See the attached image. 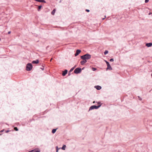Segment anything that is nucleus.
Wrapping results in <instances>:
<instances>
[{"label": "nucleus", "mask_w": 152, "mask_h": 152, "mask_svg": "<svg viewBox=\"0 0 152 152\" xmlns=\"http://www.w3.org/2000/svg\"><path fill=\"white\" fill-rule=\"evenodd\" d=\"M81 52V50L80 49H77L76 50V52L75 54V56H78L79 54Z\"/></svg>", "instance_id": "5"}, {"label": "nucleus", "mask_w": 152, "mask_h": 152, "mask_svg": "<svg viewBox=\"0 0 152 152\" xmlns=\"http://www.w3.org/2000/svg\"><path fill=\"white\" fill-rule=\"evenodd\" d=\"M76 65H75L73 67H72V68H73V69L76 67Z\"/></svg>", "instance_id": "29"}, {"label": "nucleus", "mask_w": 152, "mask_h": 152, "mask_svg": "<svg viewBox=\"0 0 152 152\" xmlns=\"http://www.w3.org/2000/svg\"><path fill=\"white\" fill-rule=\"evenodd\" d=\"M149 1V0H145V3H148V2Z\"/></svg>", "instance_id": "26"}, {"label": "nucleus", "mask_w": 152, "mask_h": 152, "mask_svg": "<svg viewBox=\"0 0 152 152\" xmlns=\"http://www.w3.org/2000/svg\"><path fill=\"white\" fill-rule=\"evenodd\" d=\"M1 40V38H0V41Z\"/></svg>", "instance_id": "42"}, {"label": "nucleus", "mask_w": 152, "mask_h": 152, "mask_svg": "<svg viewBox=\"0 0 152 152\" xmlns=\"http://www.w3.org/2000/svg\"><path fill=\"white\" fill-rule=\"evenodd\" d=\"M32 120H33V121H34L35 119H32Z\"/></svg>", "instance_id": "36"}, {"label": "nucleus", "mask_w": 152, "mask_h": 152, "mask_svg": "<svg viewBox=\"0 0 152 152\" xmlns=\"http://www.w3.org/2000/svg\"><path fill=\"white\" fill-rule=\"evenodd\" d=\"M140 100H142V99L141 98H140Z\"/></svg>", "instance_id": "38"}, {"label": "nucleus", "mask_w": 152, "mask_h": 152, "mask_svg": "<svg viewBox=\"0 0 152 152\" xmlns=\"http://www.w3.org/2000/svg\"><path fill=\"white\" fill-rule=\"evenodd\" d=\"M10 131L9 130H6L5 132L6 133H7L8 132H10Z\"/></svg>", "instance_id": "27"}, {"label": "nucleus", "mask_w": 152, "mask_h": 152, "mask_svg": "<svg viewBox=\"0 0 152 152\" xmlns=\"http://www.w3.org/2000/svg\"><path fill=\"white\" fill-rule=\"evenodd\" d=\"M66 147V145H63L61 148L63 150H65V149Z\"/></svg>", "instance_id": "17"}, {"label": "nucleus", "mask_w": 152, "mask_h": 152, "mask_svg": "<svg viewBox=\"0 0 152 152\" xmlns=\"http://www.w3.org/2000/svg\"><path fill=\"white\" fill-rule=\"evenodd\" d=\"M105 19V18H102V20H104Z\"/></svg>", "instance_id": "39"}, {"label": "nucleus", "mask_w": 152, "mask_h": 152, "mask_svg": "<svg viewBox=\"0 0 152 152\" xmlns=\"http://www.w3.org/2000/svg\"><path fill=\"white\" fill-rule=\"evenodd\" d=\"M95 88H96V89L99 90L101 89L102 88V87L99 86H95Z\"/></svg>", "instance_id": "13"}, {"label": "nucleus", "mask_w": 152, "mask_h": 152, "mask_svg": "<svg viewBox=\"0 0 152 152\" xmlns=\"http://www.w3.org/2000/svg\"><path fill=\"white\" fill-rule=\"evenodd\" d=\"M84 68H85V67H83V68H82V69H81L82 70H83V69H84Z\"/></svg>", "instance_id": "34"}, {"label": "nucleus", "mask_w": 152, "mask_h": 152, "mask_svg": "<svg viewBox=\"0 0 152 152\" xmlns=\"http://www.w3.org/2000/svg\"><path fill=\"white\" fill-rule=\"evenodd\" d=\"M105 63H106L107 65H108H108L110 64L109 62L108 61H107L106 60H105Z\"/></svg>", "instance_id": "23"}, {"label": "nucleus", "mask_w": 152, "mask_h": 152, "mask_svg": "<svg viewBox=\"0 0 152 152\" xmlns=\"http://www.w3.org/2000/svg\"><path fill=\"white\" fill-rule=\"evenodd\" d=\"M40 69H41L42 70H44V68L43 67H41V68H40Z\"/></svg>", "instance_id": "30"}, {"label": "nucleus", "mask_w": 152, "mask_h": 152, "mask_svg": "<svg viewBox=\"0 0 152 152\" xmlns=\"http://www.w3.org/2000/svg\"><path fill=\"white\" fill-rule=\"evenodd\" d=\"M109 61L110 62H113L114 61V59L113 58H111Z\"/></svg>", "instance_id": "24"}, {"label": "nucleus", "mask_w": 152, "mask_h": 152, "mask_svg": "<svg viewBox=\"0 0 152 152\" xmlns=\"http://www.w3.org/2000/svg\"><path fill=\"white\" fill-rule=\"evenodd\" d=\"M39 63V60L38 59H37L33 61L32 63L34 64H37Z\"/></svg>", "instance_id": "7"}, {"label": "nucleus", "mask_w": 152, "mask_h": 152, "mask_svg": "<svg viewBox=\"0 0 152 152\" xmlns=\"http://www.w3.org/2000/svg\"><path fill=\"white\" fill-rule=\"evenodd\" d=\"M85 11L86 12H90V10H88V9H86L85 10Z\"/></svg>", "instance_id": "25"}, {"label": "nucleus", "mask_w": 152, "mask_h": 152, "mask_svg": "<svg viewBox=\"0 0 152 152\" xmlns=\"http://www.w3.org/2000/svg\"><path fill=\"white\" fill-rule=\"evenodd\" d=\"M108 53V51L107 50H105L104 52V54L105 55H106Z\"/></svg>", "instance_id": "20"}, {"label": "nucleus", "mask_w": 152, "mask_h": 152, "mask_svg": "<svg viewBox=\"0 0 152 152\" xmlns=\"http://www.w3.org/2000/svg\"><path fill=\"white\" fill-rule=\"evenodd\" d=\"M97 104H98V105H93L89 107V111L94 109H97L100 107L102 105V104L99 102H98Z\"/></svg>", "instance_id": "2"}, {"label": "nucleus", "mask_w": 152, "mask_h": 152, "mask_svg": "<svg viewBox=\"0 0 152 152\" xmlns=\"http://www.w3.org/2000/svg\"><path fill=\"white\" fill-rule=\"evenodd\" d=\"M34 1L39 2L46 3V1L45 0H34Z\"/></svg>", "instance_id": "12"}, {"label": "nucleus", "mask_w": 152, "mask_h": 152, "mask_svg": "<svg viewBox=\"0 0 152 152\" xmlns=\"http://www.w3.org/2000/svg\"><path fill=\"white\" fill-rule=\"evenodd\" d=\"M33 66L32 64L31 63H28L26 66V70L27 71H30L32 69Z\"/></svg>", "instance_id": "3"}, {"label": "nucleus", "mask_w": 152, "mask_h": 152, "mask_svg": "<svg viewBox=\"0 0 152 152\" xmlns=\"http://www.w3.org/2000/svg\"><path fill=\"white\" fill-rule=\"evenodd\" d=\"M151 14V13L150 12H149V13H148V15H150Z\"/></svg>", "instance_id": "33"}, {"label": "nucleus", "mask_w": 152, "mask_h": 152, "mask_svg": "<svg viewBox=\"0 0 152 152\" xmlns=\"http://www.w3.org/2000/svg\"><path fill=\"white\" fill-rule=\"evenodd\" d=\"M91 57V55L88 53L80 56V58L81 59L86 61L90 59Z\"/></svg>", "instance_id": "1"}, {"label": "nucleus", "mask_w": 152, "mask_h": 152, "mask_svg": "<svg viewBox=\"0 0 152 152\" xmlns=\"http://www.w3.org/2000/svg\"><path fill=\"white\" fill-rule=\"evenodd\" d=\"M107 67L106 69V70H107L108 69H109L110 70H112V68L111 67L110 65V64L107 65Z\"/></svg>", "instance_id": "10"}, {"label": "nucleus", "mask_w": 152, "mask_h": 152, "mask_svg": "<svg viewBox=\"0 0 152 152\" xmlns=\"http://www.w3.org/2000/svg\"><path fill=\"white\" fill-rule=\"evenodd\" d=\"M14 129L15 131H18V129L17 128V127H15L14 128Z\"/></svg>", "instance_id": "22"}, {"label": "nucleus", "mask_w": 152, "mask_h": 152, "mask_svg": "<svg viewBox=\"0 0 152 152\" xmlns=\"http://www.w3.org/2000/svg\"><path fill=\"white\" fill-rule=\"evenodd\" d=\"M61 0H60V1H59V2L60 3L61 2Z\"/></svg>", "instance_id": "37"}, {"label": "nucleus", "mask_w": 152, "mask_h": 152, "mask_svg": "<svg viewBox=\"0 0 152 152\" xmlns=\"http://www.w3.org/2000/svg\"><path fill=\"white\" fill-rule=\"evenodd\" d=\"M0 134V136L1 134Z\"/></svg>", "instance_id": "41"}, {"label": "nucleus", "mask_w": 152, "mask_h": 152, "mask_svg": "<svg viewBox=\"0 0 152 152\" xmlns=\"http://www.w3.org/2000/svg\"><path fill=\"white\" fill-rule=\"evenodd\" d=\"M56 11V10L55 9H54L52 12H51V14L52 15H53L54 14L55 12Z\"/></svg>", "instance_id": "18"}, {"label": "nucleus", "mask_w": 152, "mask_h": 152, "mask_svg": "<svg viewBox=\"0 0 152 152\" xmlns=\"http://www.w3.org/2000/svg\"><path fill=\"white\" fill-rule=\"evenodd\" d=\"M32 151H33L32 152H40V150L39 148H36L32 150Z\"/></svg>", "instance_id": "9"}, {"label": "nucleus", "mask_w": 152, "mask_h": 152, "mask_svg": "<svg viewBox=\"0 0 152 152\" xmlns=\"http://www.w3.org/2000/svg\"><path fill=\"white\" fill-rule=\"evenodd\" d=\"M97 69L96 68H94V67H92V70L93 71H95Z\"/></svg>", "instance_id": "21"}, {"label": "nucleus", "mask_w": 152, "mask_h": 152, "mask_svg": "<svg viewBox=\"0 0 152 152\" xmlns=\"http://www.w3.org/2000/svg\"><path fill=\"white\" fill-rule=\"evenodd\" d=\"M87 61L85 60H83L80 61V63L82 65H84V64L87 62Z\"/></svg>", "instance_id": "11"}, {"label": "nucleus", "mask_w": 152, "mask_h": 152, "mask_svg": "<svg viewBox=\"0 0 152 152\" xmlns=\"http://www.w3.org/2000/svg\"><path fill=\"white\" fill-rule=\"evenodd\" d=\"M11 31H8V34H10L11 33Z\"/></svg>", "instance_id": "31"}, {"label": "nucleus", "mask_w": 152, "mask_h": 152, "mask_svg": "<svg viewBox=\"0 0 152 152\" xmlns=\"http://www.w3.org/2000/svg\"><path fill=\"white\" fill-rule=\"evenodd\" d=\"M68 72V71L67 69H65L64 71L62 72V75L63 76H65Z\"/></svg>", "instance_id": "6"}, {"label": "nucleus", "mask_w": 152, "mask_h": 152, "mask_svg": "<svg viewBox=\"0 0 152 152\" xmlns=\"http://www.w3.org/2000/svg\"><path fill=\"white\" fill-rule=\"evenodd\" d=\"M145 45L148 47H151L152 46V43L149 42V43H147Z\"/></svg>", "instance_id": "8"}, {"label": "nucleus", "mask_w": 152, "mask_h": 152, "mask_svg": "<svg viewBox=\"0 0 152 152\" xmlns=\"http://www.w3.org/2000/svg\"><path fill=\"white\" fill-rule=\"evenodd\" d=\"M42 7V6L41 5H40L39 6H38L37 8V10L38 11H40V9Z\"/></svg>", "instance_id": "15"}, {"label": "nucleus", "mask_w": 152, "mask_h": 152, "mask_svg": "<svg viewBox=\"0 0 152 152\" xmlns=\"http://www.w3.org/2000/svg\"><path fill=\"white\" fill-rule=\"evenodd\" d=\"M73 68H71L70 70L69 71V72H68V76H70L71 74V72H72L73 71Z\"/></svg>", "instance_id": "14"}, {"label": "nucleus", "mask_w": 152, "mask_h": 152, "mask_svg": "<svg viewBox=\"0 0 152 152\" xmlns=\"http://www.w3.org/2000/svg\"><path fill=\"white\" fill-rule=\"evenodd\" d=\"M4 129H3V130H1L0 131V132H1V133L2 132H3L4 131Z\"/></svg>", "instance_id": "28"}, {"label": "nucleus", "mask_w": 152, "mask_h": 152, "mask_svg": "<svg viewBox=\"0 0 152 152\" xmlns=\"http://www.w3.org/2000/svg\"><path fill=\"white\" fill-rule=\"evenodd\" d=\"M57 129H53L52 130V133H53V134H54L55 133L56 131V130H57Z\"/></svg>", "instance_id": "16"}, {"label": "nucleus", "mask_w": 152, "mask_h": 152, "mask_svg": "<svg viewBox=\"0 0 152 152\" xmlns=\"http://www.w3.org/2000/svg\"><path fill=\"white\" fill-rule=\"evenodd\" d=\"M32 151V150H31V151H28V152H32V151Z\"/></svg>", "instance_id": "32"}, {"label": "nucleus", "mask_w": 152, "mask_h": 152, "mask_svg": "<svg viewBox=\"0 0 152 152\" xmlns=\"http://www.w3.org/2000/svg\"><path fill=\"white\" fill-rule=\"evenodd\" d=\"M6 124L7 125V123H6Z\"/></svg>", "instance_id": "43"}, {"label": "nucleus", "mask_w": 152, "mask_h": 152, "mask_svg": "<svg viewBox=\"0 0 152 152\" xmlns=\"http://www.w3.org/2000/svg\"><path fill=\"white\" fill-rule=\"evenodd\" d=\"M61 148H58V146H56V152H58V150L60 149Z\"/></svg>", "instance_id": "19"}, {"label": "nucleus", "mask_w": 152, "mask_h": 152, "mask_svg": "<svg viewBox=\"0 0 152 152\" xmlns=\"http://www.w3.org/2000/svg\"><path fill=\"white\" fill-rule=\"evenodd\" d=\"M151 76H152V73L151 74Z\"/></svg>", "instance_id": "40"}, {"label": "nucleus", "mask_w": 152, "mask_h": 152, "mask_svg": "<svg viewBox=\"0 0 152 152\" xmlns=\"http://www.w3.org/2000/svg\"><path fill=\"white\" fill-rule=\"evenodd\" d=\"M82 71V69L80 68L77 67L74 70V72L75 74H78L80 73Z\"/></svg>", "instance_id": "4"}, {"label": "nucleus", "mask_w": 152, "mask_h": 152, "mask_svg": "<svg viewBox=\"0 0 152 152\" xmlns=\"http://www.w3.org/2000/svg\"><path fill=\"white\" fill-rule=\"evenodd\" d=\"M95 101H93V103H95Z\"/></svg>", "instance_id": "35"}]
</instances>
